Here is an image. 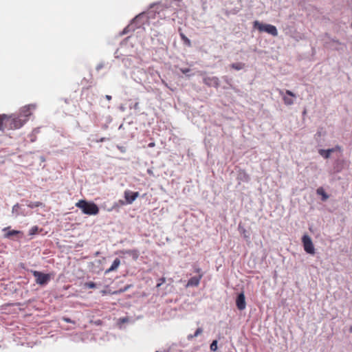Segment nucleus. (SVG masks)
I'll use <instances>...</instances> for the list:
<instances>
[{
	"instance_id": "obj_23",
	"label": "nucleus",
	"mask_w": 352,
	"mask_h": 352,
	"mask_svg": "<svg viewBox=\"0 0 352 352\" xmlns=\"http://www.w3.org/2000/svg\"><path fill=\"white\" fill-rule=\"evenodd\" d=\"M85 287L89 289H94L96 287V285L94 282H87L85 283Z\"/></svg>"
},
{
	"instance_id": "obj_22",
	"label": "nucleus",
	"mask_w": 352,
	"mask_h": 352,
	"mask_svg": "<svg viewBox=\"0 0 352 352\" xmlns=\"http://www.w3.org/2000/svg\"><path fill=\"white\" fill-rule=\"evenodd\" d=\"M129 287H130V285L125 286L124 287L120 289L118 291H115V292H112V294H118L123 293V292H126Z\"/></svg>"
},
{
	"instance_id": "obj_31",
	"label": "nucleus",
	"mask_w": 352,
	"mask_h": 352,
	"mask_svg": "<svg viewBox=\"0 0 352 352\" xmlns=\"http://www.w3.org/2000/svg\"><path fill=\"white\" fill-rule=\"evenodd\" d=\"M106 99L108 100H111V96H109V95H106L105 96Z\"/></svg>"
},
{
	"instance_id": "obj_29",
	"label": "nucleus",
	"mask_w": 352,
	"mask_h": 352,
	"mask_svg": "<svg viewBox=\"0 0 352 352\" xmlns=\"http://www.w3.org/2000/svg\"><path fill=\"white\" fill-rule=\"evenodd\" d=\"M242 233L243 234L245 238H248V236L246 235V230L244 228H243Z\"/></svg>"
},
{
	"instance_id": "obj_3",
	"label": "nucleus",
	"mask_w": 352,
	"mask_h": 352,
	"mask_svg": "<svg viewBox=\"0 0 352 352\" xmlns=\"http://www.w3.org/2000/svg\"><path fill=\"white\" fill-rule=\"evenodd\" d=\"M254 28L257 29L259 32H265L273 36H278V30L276 28L270 24H263L258 21H255L253 23Z\"/></svg>"
},
{
	"instance_id": "obj_26",
	"label": "nucleus",
	"mask_w": 352,
	"mask_h": 352,
	"mask_svg": "<svg viewBox=\"0 0 352 352\" xmlns=\"http://www.w3.org/2000/svg\"><path fill=\"white\" fill-rule=\"evenodd\" d=\"M165 278H161L159 280V283L157 284V287H160L164 283H165Z\"/></svg>"
},
{
	"instance_id": "obj_6",
	"label": "nucleus",
	"mask_w": 352,
	"mask_h": 352,
	"mask_svg": "<svg viewBox=\"0 0 352 352\" xmlns=\"http://www.w3.org/2000/svg\"><path fill=\"white\" fill-rule=\"evenodd\" d=\"M125 201L122 200L119 201L120 205L131 204L140 195L138 192H133L129 190L124 191V193Z\"/></svg>"
},
{
	"instance_id": "obj_7",
	"label": "nucleus",
	"mask_w": 352,
	"mask_h": 352,
	"mask_svg": "<svg viewBox=\"0 0 352 352\" xmlns=\"http://www.w3.org/2000/svg\"><path fill=\"white\" fill-rule=\"evenodd\" d=\"M302 242L305 251L310 254H315V248L312 243L311 239L307 234L303 235Z\"/></svg>"
},
{
	"instance_id": "obj_18",
	"label": "nucleus",
	"mask_w": 352,
	"mask_h": 352,
	"mask_svg": "<svg viewBox=\"0 0 352 352\" xmlns=\"http://www.w3.org/2000/svg\"><path fill=\"white\" fill-rule=\"evenodd\" d=\"M230 67L235 70H241L244 68L245 64L242 63H234L231 64Z\"/></svg>"
},
{
	"instance_id": "obj_16",
	"label": "nucleus",
	"mask_w": 352,
	"mask_h": 352,
	"mask_svg": "<svg viewBox=\"0 0 352 352\" xmlns=\"http://www.w3.org/2000/svg\"><path fill=\"white\" fill-rule=\"evenodd\" d=\"M316 192L318 195L322 196V201H326L329 198V195L324 192V189L322 187L318 188L316 190Z\"/></svg>"
},
{
	"instance_id": "obj_10",
	"label": "nucleus",
	"mask_w": 352,
	"mask_h": 352,
	"mask_svg": "<svg viewBox=\"0 0 352 352\" xmlns=\"http://www.w3.org/2000/svg\"><path fill=\"white\" fill-rule=\"evenodd\" d=\"M236 305L239 310H243L245 309L246 302H245V297L244 294L240 293L236 300Z\"/></svg>"
},
{
	"instance_id": "obj_37",
	"label": "nucleus",
	"mask_w": 352,
	"mask_h": 352,
	"mask_svg": "<svg viewBox=\"0 0 352 352\" xmlns=\"http://www.w3.org/2000/svg\"><path fill=\"white\" fill-rule=\"evenodd\" d=\"M350 331L352 332V327L350 328Z\"/></svg>"
},
{
	"instance_id": "obj_35",
	"label": "nucleus",
	"mask_w": 352,
	"mask_h": 352,
	"mask_svg": "<svg viewBox=\"0 0 352 352\" xmlns=\"http://www.w3.org/2000/svg\"><path fill=\"white\" fill-rule=\"evenodd\" d=\"M134 107H135V109H138V102L135 104Z\"/></svg>"
},
{
	"instance_id": "obj_28",
	"label": "nucleus",
	"mask_w": 352,
	"mask_h": 352,
	"mask_svg": "<svg viewBox=\"0 0 352 352\" xmlns=\"http://www.w3.org/2000/svg\"><path fill=\"white\" fill-rule=\"evenodd\" d=\"M181 72L183 73V74H186L188 73V72H190V69L187 68V69H181Z\"/></svg>"
},
{
	"instance_id": "obj_27",
	"label": "nucleus",
	"mask_w": 352,
	"mask_h": 352,
	"mask_svg": "<svg viewBox=\"0 0 352 352\" xmlns=\"http://www.w3.org/2000/svg\"><path fill=\"white\" fill-rule=\"evenodd\" d=\"M18 233L17 231H15V230H12L11 232H10L8 234V236H12V235H15Z\"/></svg>"
},
{
	"instance_id": "obj_15",
	"label": "nucleus",
	"mask_w": 352,
	"mask_h": 352,
	"mask_svg": "<svg viewBox=\"0 0 352 352\" xmlns=\"http://www.w3.org/2000/svg\"><path fill=\"white\" fill-rule=\"evenodd\" d=\"M333 152H335L334 148H329L327 150H324V149L319 150L320 155L321 156H322L323 157H324L325 159L329 158L331 153H332Z\"/></svg>"
},
{
	"instance_id": "obj_36",
	"label": "nucleus",
	"mask_w": 352,
	"mask_h": 352,
	"mask_svg": "<svg viewBox=\"0 0 352 352\" xmlns=\"http://www.w3.org/2000/svg\"><path fill=\"white\" fill-rule=\"evenodd\" d=\"M102 293L103 294H106V292H105V291H102Z\"/></svg>"
},
{
	"instance_id": "obj_33",
	"label": "nucleus",
	"mask_w": 352,
	"mask_h": 352,
	"mask_svg": "<svg viewBox=\"0 0 352 352\" xmlns=\"http://www.w3.org/2000/svg\"><path fill=\"white\" fill-rule=\"evenodd\" d=\"M64 320L67 322H72V320L69 318H65Z\"/></svg>"
},
{
	"instance_id": "obj_2",
	"label": "nucleus",
	"mask_w": 352,
	"mask_h": 352,
	"mask_svg": "<svg viewBox=\"0 0 352 352\" xmlns=\"http://www.w3.org/2000/svg\"><path fill=\"white\" fill-rule=\"evenodd\" d=\"M25 123V119L21 118L18 114L8 115L7 129H18L21 128Z\"/></svg>"
},
{
	"instance_id": "obj_34",
	"label": "nucleus",
	"mask_w": 352,
	"mask_h": 352,
	"mask_svg": "<svg viewBox=\"0 0 352 352\" xmlns=\"http://www.w3.org/2000/svg\"><path fill=\"white\" fill-rule=\"evenodd\" d=\"M104 141H105V138H102L99 140V142H104Z\"/></svg>"
},
{
	"instance_id": "obj_11",
	"label": "nucleus",
	"mask_w": 352,
	"mask_h": 352,
	"mask_svg": "<svg viewBox=\"0 0 352 352\" xmlns=\"http://www.w3.org/2000/svg\"><path fill=\"white\" fill-rule=\"evenodd\" d=\"M202 278V275L196 276L191 277L187 282L186 287H197L200 283V280Z\"/></svg>"
},
{
	"instance_id": "obj_30",
	"label": "nucleus",
	"mask_w": 352,
	"mask_h": 352,
	"mask_svg": "<svg viewBox=\"0 0 352 352\" xmlns=\"http://www.w3.org/2000/svg\"><path fill=\"white\" fill-rule=\"evenodd\" d=\"M333 148L335 149V151H340V149H341L340 146H336Z\"/></svg>"
},
{
	"instance_id": "obj_12",
	"label": "nucleus",
	"mask_w": 352,
	"mask_h": 352,
	"mask_svg": "<svg viewBox=\"0 0 352 352\" xmlns=\"http://www.w3.org/2000/svg\"><path fill=\"white\" fill-rule=\"evenodd\" d=\"M8 115L0 114V131L7 129Z\"/></svg>"
},
{
	"instance_id": "obj_14",
	"label": "nucleus",
	"mask_w": 352,
	"mask_h": 352,
	"mask_svg": "<svg viewBox=\"0 0 352 352\" xmlns=\"http://www.w3.org/2000/svg\"><path fill=\"white\" fill-rule=\"evenodd\" d=\"M120 265V260L118 258H116L113 261V262L112 265H111V267L105 271V274H109V273H110L111 272L117 270V269L118 268Z\"/></svg>"
},
{
	"instance_id": "obj_20",
	"label": "nucleus",
	"mask_w": 352,
	"mask_h": 352,
	"mask_svg": "<svg viewBox=\"0 0 352 352\" xmlns=\"http://www.w3.org/2000/svg\"><path fill=\"white\" fill-rule=\"evenodd\" d=\"M42 203L40 201L30 202L28 204V206L30 208H34L42 206Z\"/></svg>"
},
{
	"instance_id": "obj_17",
	"label": "nucleus",
	"mask_w": 352,
	"mask_h": 352,
	"mask_svg": "<svg viewBox=\"0 0 352 352\" xmlns=\"http://www.w3.org/2000/svg\"><path fill=\"white\" fill-rule=\"evenodd\" d=\"M203 332V329L201 327H199L194 334H189L187 336V338L188 340H192L194 338L197 337L198 336L201 335Z\"/></svg>"
},
{
	"instance_id": "obj_24",
	"label": "nucleus",
	"mask_w": 352,
	"mask_h": 352,
	"mask_svg": "<svg viewBox=\"0 0 352 352\" xmlns=\"http://www.w3.org/2000/svg\"><path fill=\"white\" fill-rule=\"evenodd\" d=\"M210 348L211 351H215L217 349V340L212 341V342L210 344Z\"/></svg>"
},
{
	"instance_id": "obj_1",
	"label": "nucleus",
	"mask_w": 352,
	"mask_h": 352,
	"mask_svg": "<svg viewBox=\"0 0 352 352\" xmlns=\"http://www.w3.org/2000/svg\"><path fill=\"white\" fill-rule=\"evenodd\" d=\"M76 206L82 210V212L88 215H96L99 212L98 206L93 202H88L81 199L76 204Z\"/></svg>"
},
{
	"instance_id": "obj_4",
	"label": "nucleus",
	"mask_w": 352,
	"mask_h": 352,
	"mask_svg": "<svg viewBox=\"0 0 352 352\" xmlns=\"http://www.w3.org/2000/svg\"><path fill=\"white\" fill-rule=\"evenodd\" d=\"M36 104H30L21 107L19 112V116L25 119V122L29 120L30 116L32 114V111L36 109Z\"/></svg>"
},
{
	"instance_id": "obj_13",
	"label": "nucleus",
	"mask_w": 352,
	"mask_h": 352,
	"mask_svg": "<svg viewBox=\"0 0 352 352\" xmlns=\"http://www.w3.org/2000/svg\"><path fill=\"white\" fill-rule=\"evenodd\" d=\"M121 252L122 254H128L131 256H132V258L134 259V260H137L139 257V252L138 250H135V249H133V250H123V251H121Z\"/></svg>"
},
{
	"instance_id": "obj_25",
	"label": "nucleus",
	"mask_w": 352,
	"mask_h": 352,
	"mask_svg": "<svg viewBox=\"0 0 352 352\" xmlns=\"http://www.w3.org/2000/svg\"><path fill=\"white\" fill-rule=\"evenodd\" d=\"M194 272L197 274L198 275L197 276H200V275H202V276H204V273L202 272V270L200 267H195L194 268Z\"/></svg>"
},
{
	"instance_id": "obj_8",
	"label": "nucleus",
	"mask_w": 352,
	"mask_h": 352,
	"mask_svg": "<svg viewBox=\"0 0 352 352\" xmlns=\"http://www.w3.org/2000/svg\"><path fill=\"white\" fill-rule=\"evenodd\" d=\"M279 94L283 96V100L285 105H292L294 104V101L292 98H295L296 95L289 90H286L284 93L283 91L279 89Z\"/></svg>"
},
{
	"instance_id": "obj_9",
	"label": "nucleus",
	"mask_w": 352,
	"mask_h": 352,
	"mask_svg": "<svg viewBox=\"0 0 352 352\" xmlns=\"http://www.w3.org/2000/svg\"><path fill=\"white\" fill-rule=\"evenodd\" d=\"M204 84L208 87H218L219 85V80L216 76H206L203 79Z\"/></svg>"
},
{
	"instance_id": "obj_19",
	"label": "nucleus",
	"mask_w": 352,
	"mask_h": 352,
	"mask_svg": "<svg viewBox=\"0 0 352 352\" xmlns=\"http://www.w3.org/2000/svg\"><path fill=\"white\" fill-rule=\"evenodd\" d=\"M180 36L182 40L184 41V44L188 47L191 46V41L188 38H187L184 34L180 33Z\"/></svg>"
},
{
	"instance_id": "obj_5",
	"label": "nucleus",
	"mask_w": 352,
	"mask_h": 352,
	"mask_svg": "<svg viewBox=\"0 0 352 352\" xmlns=\"http://www.w3.org/2000/svg\"><path fill=\"white\" fill-rule=\"evenodd\" d=\"M33 276L36 278V283L40 285H46L51 279L50 274L38 271H34Z\"/></svg>"
},
{
	"instance_id": "obj_32",
	"label": "nucleus",
	"mask_w": 352,
	"mask_h": 352,
	"mask_svg": "<svg viewBox=\"0 0 352 352\" xmlns=\"http://www.w3.org/2000/svg\"><path fill=\"white\" fill-rule=\"evenodd\" d=\"M155 146V143L154 142H151L148 144V146L149 147H153Z\"/></svg>"
},
{
	"instance_id": "obj_21",
	"label": "nucleus",
	"mask_w": 352,
	"mask_h": 352,
	"mask_svg": "<svg viewBox=\"0 0 352 352\" xmlns=\"http://www.w3.org/2000/svg\"><path fill=\"white\" fill-rule=\"evenodd\" d=\"M38 228L36 226L32 227L29 230V235H34L38 233Z\"/></svg>"
}]
</instances>
